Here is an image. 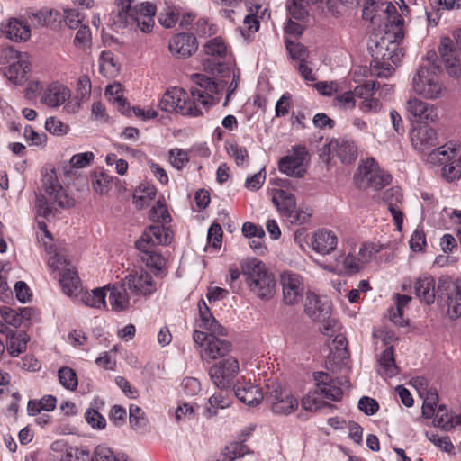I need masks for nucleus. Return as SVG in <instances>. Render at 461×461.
<instances>
[{
	"label": "nucleus",
	"mask_w": 461,
	"mask_h": 461,
	"mask_svg": "<svg viewBox=\"0 0 461 461\" xmlns=\"http://www.w3.org/2000/svg\"><path fill=\"white\" fill-rule=\"evenodd\" d=\"M198 327L208 331L194 330L193 339L201 348L200 356L203 362L210 363L219 358H226L232 349L231 343L218 336L226 334L225 329L212 316L203 300L198 302Z\"/></svg>",
	"instance_id": "1"
},
{
	"label": "nucleus",
	"mask_w": 461,
	"mask_h": 461,
	"mask_svg": "<svg viewBox=\"0 0 461 461\" xmlns=\"http://www.w3.org/2000/svg\"><path fill=\"white\" fill-rule=\"evenodd\" d=\"M394 32L385 30L381 37L377 35L370 40L368 49L374 59L371 63L372 74L378 77H388L394 70L402 57L403 50L400 48V41Z\"/></svg>",
	"instance_id": "2"
},
{
	"label": "nucleus",
	"mask_w": 461,
	"mask_h": 461,
	"mask_svg": "<svg viewBox=\"0 0 461 461\" xmlns=\"http://www.w3.org/2000/svg\"><path fill=\"white\" fill-rule=\"evenodd\" d=\"M133 2L134 0H116L111 14L113 23L117 28L139 29L144 33L150 32L155 24V5L146 2L138 7Z\"/></svg>",
	"instance_id": "3"
},
{
	"label": "nucleus",
	"mask_w": 461,
	"mask_h": 461,
	"mask_svg": "<svg viewBox=\"0 0 461 461\" xmlns=\"http://www.w3.org/2000/svg\"><path fill=\"white\" fill-rule=\"evenodd\" d=\"M211 102L209 95H202L198 91H191L189 94L183 88L173 87L167 90L162 96L159 107L168 113H179L184 115L198 116L203 113L201 105Z\"/></svg>",
	"instance_id": "4"
},
{
	"label": "nucleus",
	"mask_w": 461,
	"mask_h": 461,
	"mask_svg": "<svg viewBox=\"0 0 461 461\" xmlns=\"http://www.w3.org/2000/svg\"><path fill=\"white\" fill-rule=\"evenodd\" d=\"M242 273L250 291L262 300L271 299L276 292V279L266 265L257 259L248 260L242 266Z\"/></svg>",
	"instance_id": "5"
},
{
	"label": "nucleus",
	"mask_w": 461,
	"mask_h": 461,
	"mask_svg": "<svg viewBox=\"0 0 461 461\" xmlns=\"http://www.w3.org/2000/svg\"><path fill=\"white\" fill-rule=\"evenodd\" d=\"M42 185L45 195H39L36 199V208L40 216L48 218L56 209V206L60 208L72 206L73 200L65 193L54 171L43 176Z\"/></svg>",
	"instance_id": "6"
},
{
	"label": "nucleus",
	"mask_w": 461,
	"mask_h": 461,
	"mask_svg": "<svg viewBox=\"0 0 461 461\" xmlns=\"http://www.w3.org/2000/svg\"><path fill=\"white\" fill-rule=\"evenodd\" d=\"M456 143H447L438 149L431 150L426 158V163L433 166H442V176L453 182L461 176V152Z\"/></svg>",
	"instance_id": "7"
},
{
	"label": "nucleus",
	"mask_w": 461,
	"mask_h": 461,
	"mask_svg": "<svg viewBox=\"0 0 461 461\" xmlns=\"http://www.w3.org/2000/svg\"><path fill=\"white\" fill-rule=\"evenodd\" d=\"M438 70V68L433 64L422 65L419 68L412 77V88L418 95L430 100L443 95L445 88Z\"/></svg>",
	"instance_id": "8"
},
{
	"label": "nucleus",
	"mask_w": 461,
	"mask_h": 461,
	"mask_svg": "<svg viewBox=\"0 0 461 461\" xmlns=\"http://www.w3.org/2000/svg\"><path fill=\"white\" fill-rule=\"evenodd\" d=\"M309 163L307 149L303 145H295L279 160L278 169L290 177L302 178L308 170Z\"/></svg>",
	"instance_id": "9"
},
{
	"label": "nucleus",
	"mask_w": 461,
	"mask_h": 461,
	"mask_svg": "<svg viewBox=\"0 0 461 461\" xmlns=\"http://www.w3.org/2000/svg\"><path fill=\"white\" fill-rule=\"evenodd\" d=\"M266 401L270 404L272 411L278 415H289L298 407V400L293 393L278 383L267 386Z\"/></svg>",
	"instance_id": "10"
},
{
	"label": "nucleus",
	"mask_w": 461,
	"mask_h": 461,
	"mask_svg": "<svg viewBox=\"0 0 461 461\" xmlns=\"http://www.w3.org/2000/svg\"><path fill=\"white\" fill-rule=\"evenodd\" d=\"M279 282L285 304L293 306L302 302L305 294V282L299 273L284 270L280 274Z\"/></svg>",
	"instance_id": "11"
},
{
	"label": "nucleus",
	"mask_w": 461,
	"mask_h": 461,
	"mask_svg": "<svg viewBox=\"0 0 461 461\" xmlns=\"http://www.w3.org/2000/svg\"><path fill=\"white\" fill-rule=\"evenodd\" d=\"M240 371L239 361L234 357H227L209 368V375L212 384L221 390L228 389L233 384Z\"/></svg>",
	"instance_id": "12"
},
{
	"label": "nucleus",
	"mask_w": 461,
	"mask_h": 461,
	"mask_svg": "<svg viewBox=\"0 0 461 461\" xmlns=\"http://www.w3.org/2000/svg\"><path fill=\"white\" fill-rule=\"evenodd\" d=\"M3 53L9 59H13V62L5 68V76L15 85L22 84L26 74L31 70L29 55L26 52H18L14 48H5Z\"/></svg>",
	"instance_id": "13"
},
{
	"label": "nucleus",
	"mask_w": 461,
	"mask_h": 461,
	"mask_svg": "<svg viewBox=\"0 0 461 461\" xmlns=\"http://www.w3.org/2000/svg\"><path fill=\"white\" fill-rule=\"evenodd\" d=\"M204 53L208 59L204 61V68L212 73H223L225 59L228 55V47L221 37L209 40L203 46Z\"/></svg>",
	"instance_id": "14"
},
{
	"label": "nucleus",
	"mask_w": 461,
	"mask_h": 461,
	"mask_svg": "<svg viewBox=\"0 0 461 461\" xmlns=\"http://www.w3.org/2000/svg\"><path fill=\"white\" fill-rule=\"evenodd\" d=\"M314 381L317 393H320L322 398L330 401H339L344 390L349 388V382L346 378L340 380L333 379L325 372L315 373Z\"/></svg>",
	"instance_id": "15"
},
{
	"label": "nucleus",
	"mask_w": 461,
	"mask_h": 461,
	"mask_svg": "<svg viewBox=\"0 0 461 461\" xmlns=\"http://www.w3.org/2000/svg\"><path fill=\"white\" fill-rule=\"evenodd\" d=\"M173 239V232L169 227L163 225H151L145 230L141 237L136 241V248L140 251H149L158 245H167Z\"/></svg>",
	"instance_id": "16"
},
{
	"label": "nucleus",
	"mask_w": 461,
	"mask_h": 461,
	"mask_svg": "<svg viewBox=\"0 0 461 461\" xmlns=\"http://www.w3.org/2000/svg\"><path fill=\"white\" fill-rule=\"evenodd\" d=\"M357 178L366 181L369 187L379 190L389 185L392 177L371 158L359 165Z\"/></svg>",
	"instance_id": "17"
},
{
	"label": "nucleus",
	"mask_w": 461,
	"mask_h": 461,
	"mask_svg": "<svg viewBox=\"0 0 461 461\" xmlns=\"http://www.w3.org/2000/svg\"><path fill=\"white\" fill-rule=\"evenodd\" d=\"M131 294L133 295H148L156 290L151 275L144 269L136 270L128 275L124 280Z\"/></svg>",
	"instance_id": "18"
},
{
	"label": "nucleus",
	"mask_w": 461,
	"mask_h": 461,
	"mask_svg": "<svg viewBox=\"0 0 461 461\" xmlns=\"http://www.w3.org/2000/svg\"><path fill=\"white\" fill-rule=\"evenodd\" d=\"M1 32L14 42H26L32 36V29L28 23L17 17H10L3 21Z\"/></svg>",
	"instance_id": "19"
},
{
	"label": "nucleus",
	"mask_w": 461,
	"mask_h": 461,
	"mask_svg": "<svg viewBox=\"0 0 461 461\" xmlns=\"http://www.w3.org/2000/svg\"><path fill=\"white\" fill-rule=\"evenodd\" d=\"M233 390L237 399L249 406H257L264 399L262 389L245 378L238 380L233 386Z\"/></svg>",
	"instance_id": "20"
},
{
	"label": "nucleus",
	"mask_w": 461,
	"mask_h": 461,
	"mask_svg": "<svg viewBox=\"0 0 461 461\" xmlns=\"http://www.w3.org/2000/svg\"><path fill=\"white\" fill-rule=\"evenodd\" d=\"M409 114L419 122H434L438 120L437 108L417 97H411L406 104Z\"/></svg>",
	"instance_id": "21"
},
{
	"label": "nucleus",
	"mask_w": 461,
	"mask_h": 461,
	"mask_svg": "<svg viewBox=\"0 0 461 461\" xmlns=\"http://www.w3.org/2000/svg\"><path fill=\"white\" fill-rule=\"evenodd\" d=\"M413 148L423 153L438 145L437 132L428 125H419L411 131Z\"/></svg>",
	"instance_id": "22"
},
{
	"label": "nucleus",
	"mask_w": 461,
	"mask_h": 461,
	"mask_svg": "<svg viewBox=\"0 0 461 461\" xmlns=\"http://www.w3.org/2000/svg\"><path fill=\"white\" fill-rule=\"evenodd\" d=\"M168 48L175 57L186 59L197 50L196 38L190 33H178L170 39Z\"/></svg>",
	"instance_id": "23"
},
{
	"label": "nucleus",
	"mask_w": 461,
	"mask_h": 461,
	"mask_svg": "<svg viewBox=\"0 0 461 461\" xmlns=\"http://www.w3.org/2000/svg\"><path fill=\"white\" fill-rule=\"evenodd\" d=\"M304 312L309 318L316 321L328 318L331 312V303L327 298H320L312 292L306 293Z\"/></svg>",
	"instance_id": "24"
},
{
	"label": "nucleus",
	"mask_w": 461,
	"mask_h": 461,
	"mask_svg": "<svg viewBox=\"0 0 461 461\" xmlns=\"http://www.w3.org/2000/svg\"><path fill=\"white\" fill-rule=\"evenodd\" d=\"M51 450L61 452L59 461H90L91 453L87 447L70 446L62 440L51 444Z\"/></svg>",
	"instance_id": "25"
},
{
	"label": "nucleus",
	"mask_w": 461,
	"mask_h": 461,
	"mask_svg": "<svg viewBox=\"0 0 461 461\" xmlns=\"http://www.w3.org/2000/svg\"><path fill=\"white\" fill-rule=\"evenodd\" d=\"M106 291H109V303L113 311L121 312L131 306V297L134 296L129 291L123 281L122 284L107 285Z\"/></svg>",
	"instance_id": "26"
},
{
	"label": "nucleus",
	"mask_w": 461,
	"mask_h": 461,
	"mask_svg": "<svg viewBox=\"0 0 461 461\" xmlns=\"http://www.w3.org/2000/svg\"><path fill=\"white\" fill-rule=\"evenodd\" d=\"M70 90L59 82H52L43 91L41 103L50 107H59L69 99Z\"/></svg>",
	"instance_id": "27"
},
{
	"label": "nucleus",
	"mask_w": 461,
	"mask_h": 461,
	"mask_svg": "<svg viewBox=\"0 0 461 461\" xmlns=\"http://www.w3.org/2000/svg\"><path fill=\"white\" fill-rule=\"evenodd\" d=\"M194 81L196 83L197 86L191 89V91H198L203 95H209L211 98V102L201 105V111L203 109H207L214 103V97L213 94H217L220 92L221 89H222L227 84V81L221 80L220 83H216L215 81H212L209 77L202 74H196L194 76Z\"/></svg>",
	"instance_id": "28"
},
{
	"label": "nucleus",
	"mask_w": 461,
	"mask_h": 461,
	"mask_svg": "<svg viewBox=\"0 0 461 461\" xmlns=\"http://www.w3.org/2000/svg\"><path fill=\"white\" fill-rule=\"evenodd\" d=\"M328 149L337 156L343 164H350L357 157V148L355 142L348 140H333L329 143Z\"/></svg>",
	"instance_id": "29"
},
{
	"label": "nucleus",
	"mask_w": 461,
	"mask_h": 461,
	"mask_svg": "<svg viewBox=\"0 0 461 461\" xmlns=\"http://www.w3.org/2000/svg\"><path fill=\"white\" fill-rule=\"evenodd\" d=\"M337 243V236L327 229L317 230L312 240V249L322 255L330 254L335 250Z\"/></svg>",
	"instance_id": "30"
},
{
	"label": "nucleus",
	"mask_w": 461,
	"mask_h": 461,
	"mask_svg": "<svg viewBox=\"0 0 461 461\" xmlns=\"http://www.w3.org/2000/svg\"><path fill=\"white\" fill-rule=\"evenodd\" d=\"M414 292L420 302L431 304L435 302V279L429 275H422L417 278L414 284Z\"/></svg>",
	"instance_id": "31"
},
{
	"label": "nucleus",
	"mask_w": 461,
	"mask_h": 461,
	"mask_svg": "<svg viewBox=\"0 0 461 461\" xmlns=\"http://www.w3.org/2000/svg\"><path fill=\"white\" fill-rule=\"evenodd\" d=\"M438 50L448 74L456 76L458 72L459 59L456 55V48L453 47L451 39L443 38Z\"/></svg>",
	"instance_id": "32"
},
{
	"label": "nucleus",
	"mask_w": 461,
	"mask_h": 461,
	"mask_svg": "<svg viewBox=\"0 0 461 461\" xmlns=\"http://www.w3.org/2000/svg\"><path fill=\"white\" fill-rule=\"evenodd\" d=\"M25 15L28 19H34L37 25L45 27L54 23L60 17V13L52 8L42 7L41 9L27 8Z\"/></svg>",
	"instance_id": "33"
},
{
	"label": "nucleus",
	"mask_w": 461,
	"mask_h": 461,
	"mask_svg": "<svg viewBox=\"0 0 461 461\" xmlns=\"http://www.w3.org/2000/svg\"><path fill=\"white\" fill-rule=\"evenodd\" d=\"M272 202L277 210L285 217L296 207V201L294 194L283 189L273 191Z\"/></svg>",
	"instance_id": "34"
},
{
	"label": "nucleus",
	"mask_w": 461,
	"mask_h": 461,
	"mask_svg": "<svg viewBox=\"0 0 461 461\" xmlns=\"http://www.w3.org/2000/svg\"><path fill=\"white\" fill-rule=\"evenodd\" d=\"M379 373L385 378H391L398 374V368L395 364L393 350L392 347H387L379 357Z\"/></svg>",
	"instance_id": "35"
},
{
	"label": "nucleus",
	"mask_w": 461,
	"mask_h": 461,
	"mask_svg": "<svg viewBox=\"0 0 461 461\" xmlns=\"http://www.w3.org/2000/svg\"><path fill=\"white\" fill-rule=\"evenodd\" d=\"M384 12L387 14V24L386 29H390L391 32H394L396 37L403 38V18L397 13L395 5L392 3H388Z\"/></svg>",
	"instance_id": "36"
},
{
	"label": "nucleus",
	"mask_w": 461,
	"mask_h": 461,
	"mask_svg": "<svg viewBox=\"0 0 461 461\" xmlns=\"http://www.w3.org/2000/svg\"><path fill=\"white\" fill-rule=\"evenodd\" d=\"M105 95L108 97L110 102H113L117 105V109L122 114H130V106L126 100L122 97V86L118 83L112 84L106 86Z\"/></svg>",
	"instance_id": "37"
},
{
	"label": "nucleus",
	"mask_w": 461,
	"mask_h": 461,
	"mask_svg": "<svg viewBox=\"0 0 461 461\" xmlns=\"http://www.w3.org/2000/svg\"><path fill=\"white\" fill-rule=\"evenodd\" d=\"M106 289L105 286L95 288L92 291L85 292L81 295V301L88 307L106 308Z\"/></svg>",
	"instance_id": "38"
},
{
	"label": "nucleus",
	"mask_w": 461,
	"mask_h": 461,
	"mask_svg": "<svg viewBox=\"0 0 461 461\" xmlns=\"http://www.w3.org/2000/svg\"><path fill=\"white\" fill-rule=\"evenodd\" d=\"M90 461H131L129 456L122 453H114L112 448L98 445L91 454Z\"/></svg>",
	"instance_id": "39"
},
{
	"label": "nucleus",
	"mask_w": 461,
	"mask_h": 461,
	"mask_svg": "<svg viewBox=\"0 0 461 461\" xmlns=\"http://www.w3.org/2000/svg\"><path fill=\"white\" fill-rule=\"evenodd\" d=\"M335 262H337V270L339 274L352 275L362 268L357 258L350 253L338 256Z\"/></svg>",
	"instance_id": "40"
},
{
	"label": "nucleus",
	"mask_w": 461,
	"mask_h": 461,
	"mask_svg": "<svg viewBox=\"0 0 461 461\" xmlns=\"http://www.w3.org/2000/svg\"><path fill=\"white\" fill-rule=\"evenodd\" d=\"M59 282L62 285L64 293L72 295L79 287L80 280L77 271L73 267L64 268Z\"/></svg>",
	"instance_id": "41"
},
{
	"label": "nucleus",
	"mask_w": 461,
	"mask_h": 461,
	"mask_svg": "<svg viewBox=\"0 0 461 461\" xmlns=\"http://www.w3.org/2000/svg\"><path fill=\"white\" fill-rule=\"evenodd\" d=\"M29 340L30 338L24 332L13 333L7 341L8 353L12 357H18L26 350Z\"/></svg>",
	"instance_id": "42"
},
{
	"label": "nucleus",
	"mask_w": 461,
	"mask_h": 461,
	"mask_svg": "<svg viewBox=\"0 0 461 461\" xmlns=\"http://www.w3.org/2000/svg\"><path fill=\"white\" fill-rule=\"evenodd\" d=\"M112 183L113 177L103 170L95 172L92 176L93 189L101 195L108 194L112 188Z\"/></svg>",
	"instance_id": "43"
},
{
	"label": "nucleus",
	"mask_w": 461,
	"mask_h": 461,
	"mask_svg": "<svg viewBox=\"0 0 461 461\" xmlns=\"http://www.w3.org/2000/svg\"><path fill=\"white\" fill-rule=\"evenodd\" d=\"M100 72L107 77H113L119 72V66L113 59V55L110 51H103L100 55Z\"/></svg>",
	"instance_id": "44"
},
{
	"label": "nucleus",
	"mask_w": 461,
	"mask_h": 461,
	"mask_svg": "<svg viewBox=\"0 0 461 461\" xmlns=\"http://www.w3.org/2000/svg\"><path fill=\"white\" fill-rule=\"evenodd\" d=\"M308 7L303 0H288L286 4L289 17L299 22H305L308 18Z\"/></svg>",
	"instance_id": "45"
},
{
	"label": "nucleus",
	"mask_w": 461,
	"mask_h": 461,
	"mask_svg": "<svg viewBox=\"0 0 461 461\" xmlns=\"http://www.w3.org/2000/svg\"><path fill=\"white\" fill-rule=\"evenodd\" d=\"M129 422L131 428L136 431L144 429L148 426V419L146 418L145 412L138 405H130Z\"/></svg>",
	"instance_id": "46"
},
{
	"label": "nucleus",
	"mask_w": 461,
	"mask_h": 461,
	"mask_svg": "<svg viewBox=\"0 0 461 461\" xmlns=\"http://www.w3.org/2000/svg\"><path fill=\"white\" fill-rule=\"evenodd\" d=\"M447 312L452 319L461 316V285L456 286L448 294Z\"/></svg>",
	"instance_id": "47"
},
{
	"label": "nucleus",
	"mask_w": 461,
	"mask_h": 461,
	"mask_svg": "<svg viewBox=\"0 0 461 461\" xmlns=\"http://www.w3.org/2000/svg\"><path fill=\"white\" fill-rule=\"evenodd\" d=\"M433 417L434 426L445 430H449L457 423V421H455L453 417L448 413L447 410L442 405L438 407Z\"/></svg>",
	"instance_id": "48"
},
{
	"label": "nucleus",
	"mask_w": 461,
	"mask_h": 461,
	"mask_svg": "<svg viewBox=\"0 0 461 461\" xmlns=\"http://www.w3.org/2000/svg\"><path fill=\"white\" fill-rule=\"evenodd\" d=\"M333 105L344 111L354 110L357 106V100L352 90L337 94L333 99Z\"/></svg>",
	"instance_id": "49"
},
{
	"label": "nucleus",
	"mask_w": 461,
	"mask_h": 461,
	"mask_svg": "<svg viewBox=\"0 0 461 461\" xmlns=\"http://www.w3.org/2000/svg\"><path fill=\"white\" fill-rule=\"evenodd\" d=\"M323 399L321 394L317 393V389H315L314 392L308 393L302 399V406L305 411H316L325 406Z\"/></svg>",
	"instance_id": "50"
},
{
	"label": "nucleus",
	"mask_w": 461,
	"mask_h": 461,
	"mask_svg": "<svg viewBox=\"0 0 461 461\" xmlns=\"http://www.w3.org/2000/svg\"><path fill=\"white\" fill-rule=\"evenodd\" d=\"M209 404L206 413L209 417H212L217 414V409H225L230 406V399L222 392L216 393L209 398Z\"/></svg>",
	"instance_id": "51"
},
{
	"label": "nucleus",
	"mask_w": 461,
	"mask_h": 461,
	"mask_svg": "<svg viewBox=\"0 0 461 461\" xmlns=\"http://www.w3.org/2000/svg\"><path fill=\"white\" fill-rule=\"evenodd\" d=\"M46 249L49 251V254H52L48 261L50 267L53 270H63L68 265L66 254L61 250L58 251V249L54 248L52 244L48 245Z\"/></svg>",
	"instance_id": "52"
},
{
	"label": "nucleus",
	"mask_w": 461,
	"mask_h": 461,
	"mask_svg": "<svg viewBox=\"0 0 461 461\" xmlns=\"http://www.w3.org/2000/svg\"><path fill=\"white\" fill-rule=\"evenodd\" d=\"M60 384L68 390H75L77 386V376L75 371L68 366L62 367L58 372Z\"/></svg>",
	"instance_id": "53"
},
{
	"label": "nucleus",
	"mask_w": 461,
	"mask_h": 461,
	"mask_svg": "<svg viewBox=\"0 0 461 461\" xmlns=\"http://www.w3.org/2000/svg\"><path fill=\"white\" fill-rule=\"evenodd\" d=\"M377 87H380V85L375 81H366L362 85L357 86L352 92L355 99L358 98L363 101L374 96Z\"/></svg>",
	"instance_id": "54"
},
{
	"label": "nucleus",
	"mask_w": 461,
	"mask_h": 461,
	"mask_svg": "<svg viewBox=\"0 0 461 461\" xmlns=\"http://www.w3.org/2000/svg\"><path fill=\"white\" fill-rule=\"evenodd\" d=\"M156 196V190L153 186H148L145 189L136 190L133 194V201L135 205L141 209L149 204Z\"/></svg>",
	"instance_id": "55"
},
{
	"label": "nucleus",
	"mask_w": 461,
	"mask_h": 461,
	"mask_svg": "<svg viewBox=\"0 0 461 461\" xmlns=\"http://www.w3.org/2000/svg\"><path fill=\"white\" fill-rule=\"evenodd\" d=\"M179 13L174 6L167 5L159 13L158 21L165 28L175 26L178 20Z\"/></svg>",
	"instance_id": "56"
},
{
	"label": "nucleus",
	"mask_w": 461,
	"mask_h": 461,
	"mask_svg": "<svg viewBox=\"0 0 461 461\" xmlns=\"http://www.w3.org/2000/svg\"><path fill=\"white\" fill-rule=\"evenodd\" d=\"M144 255L142 257V260L146 263V265L156 270H162L165 267L166 260L165 258L154 249H149V251H141Z\"/></svg>",
	"instance_id": "57"
},
{
	"label": "nucleus",
	"mask_w": 461,
	"mask_h": 461,
	"mask_svg": "<svg viewBox=\"0 0 461 461\" xmlns=\"http://www.w3.org/2000/svg\"><path fill=\"white\" fill-rule=\"evenodd\" d=\"M226 149L228 154L234 158L238 166H244L248 163L249 154L246 148L238 145L236 142H231L228 144Z\"/></svg>",
	"instance_id": "58"
},
{
	"label": "nucleus",
	"mask_w": 461,
	"mask_h": 461,
	"mask_svg": "<svg viewBox=\"0 0 461 461\" xmlns=\"http://www.w3.org/2000/svg\"><path fill=\"white\" fill-rule=\"evenodd\" d=\"M45 129L56 136L66 135L69 131V126L62 122L57 117H49L45 122Z\"/></svg>",
	"instance_id": "59"
},
{
	"label": "nucleus",
	"mask_w": 461,
	"mask_h": 461,
	"mask_svg": "<svg viewBox=\"0 0 461 461\" xmlns=\"http://www.w3.org/2000/svg\"><path fill=\"white\" fill-rule=\"evenodd\" d=\"M222 77H229L231 78V81L229 84L228 86V92H227V99L234 94V92L237 90L239 84H240V71L239 68H235L234 66H226L224 67V72L221 73Z\"/></svg>",
	"instance_id": "60"
},
{
	"label": "nucleus",
	"mask_w": 461,
	"mask_h": 461,
	"mask_svg": "<svg viewBox=\"0 0 461 461\" xmlns=\"http://www.w3.org/2000/svg\"><path fill=\"white\" fill-rule=\"evenodd\" d=\"M438 394L435 391L427 392L422 405V414L425 418H432L437 411Z\"/></svg>",
	"instance_id": "61"
},
{
	"label": "nucleus",
	"mask_w": 461,
	"mask_h": 461,
	"mask_svg": "<svg viewBox=\"0 0 461 461\" xmlns=\"http://www.w3.org/2000/svg\"><path fill=\"white\" fill-rule=\"evenodd\" d=\"M149 218L153 221L163 223H167L171 221V216L168 213L166 205L159 201H158L151 208L149 212Z\"/></svg>",
	"instance_id": "62"
},
{
	"label": "nucleus",
	"mask_w": 461,
	"mask_h": 461,
	"mask_svg": "<svg viewBox=\"0 0 461 461\" xmlns=\"http://www.w3.org/2000/svg\"><path fill=\"white\" fill-rule=\"evenodd\" d=\"M379 251V249L376 245L373 243H364L359 248L357 260L360 263V266L363 267L365 264L371 261L374 256Z\"/></svg>",
	"instance_id": "63"
},
{
	"label": "nucleus",
	"mask_w": 461,
	"mask_h": 461,
	"mask_svg": "<svg viewBox=\"0 0 461 461\" xmlns=\"http://www.w3.org/2000/svg\"><path fill=\"white\" fill-rule=\"evenodd\" d=\"M85 419L92 429L101 430L106 427L105 418L100 412L94 409H89L86 411Z\"/></svg>",
	"instance_id": "64"
}]
</instances>
